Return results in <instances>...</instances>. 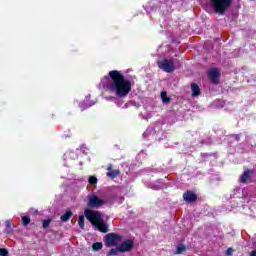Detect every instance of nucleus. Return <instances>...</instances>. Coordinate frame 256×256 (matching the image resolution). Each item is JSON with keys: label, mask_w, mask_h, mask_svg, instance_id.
Masks as SVG:
<instances>
[{"label": "nucleus", "mask_w": 256, "mask_h": 256, "mask_svg": "<svg viewBox=\"0 0 256 256\" xmlns=\"http://www.w3.org/2000/svg\"><path fill=\"white\" fill-rule=\"evenodd\" d=\"M100 85L108 91H114L116 97H127L131 91V81L125 80L121 72L113 70L109 72V77L106 76L101 80Z\"/></svg>", "instance_id": "obj_1"}, {"label": "nucleus", "mask_w": 256, "mask_h": 256, "mask_svg": "<svg viewBox=\"0 0 256 256\" xmlns=\"http://www.w3.org/2000/svg\"><path fill=\"white\" fill-rule=\"evenodd\" d=\"M84 216L88 221L91 222V225H93V227H95V229H98V231H100L101 233H107L109 231L107 224L103 220V214H101V212L85 209Z\"/></svg>", "instance_id": "obj_2"}, {"label": "nucleus", "mask_w": 256, "mask_h": 256, "mask_svg": "<svg viewBox=\"0 0 256 256\" xmlns=\"http://www.w3.org/2000/svg\"><path fill=\"white\" fill-rule=\"evenodd\" d=\"M210 5L218 15H225V11L233 5V0H210Z\"/></svg>", "instance_id": "obj_3"}, {"label": "nucleus", "mask_w": 256, "mask_h": 256, "mask_svg": "<svg viewBox=\"0 0 256 256\" xmlns=\"http://www.w3.org/2000/svg\"><path fill=\"white\" fill-rule=\"evenodd\" d=\"M103 205H107V201L105 199L99 198L97 194L88 195L87 207H89V209H101Z\"/></svg>", "instance_id": "obj_4"}, {"label": "nucleus", "mask_w": 256, "mask_h": 256, "mask_svg": "<svg viewBox=\"0 0 256 256\" xmlns=\"http://www.w3.org/2000/svg\"><path fill=\"white\" fill-rule=\"evenodd\" d=\"M157 65L159 69H161L162 71H165V73H173V71L177 69V67H175V60L173 58L171 59L164 58L162 60H159L157 62Z\"/></svg>", "instance_id": "obj_5"}, {"label": "nucleus", "mask_w": 256, "mask_h": 256, "mask_svg": "<svg viewBox=\"0 0 256 256\" xmlns=\"http://www.w3.org/2000/svg\"><path fill=\"white\" fill-rule=\"evenodd\" d=\"M121 239H123V236L115 234V233H110L106 235V246L107 247H117L119 243H121Z\"/></svg>", "instance_id": "obj_6"}, {"label": "nucleus", "mask_w": 256, "mask_h": 256, "mask_svg": "<svg viewBox=\"0 0 256 256\" xmlns=\"http://www.w3.org/2000/svg\"><path fill=\"white\" fill-rule=\"evenodd\" d=\"M207 74L211 83H214V85L219 84V77H221V71L219 70V68H211L210 70H208Z\"/></svg>", "instance_id": "obj_7"}, {"label": "nucleus", "mask_w": 256, "mask_h": 256, "mask_svg": "<svg viewBox=\"0 0 256 256\" xmlns=\"http://www.w3.org/2000/svg\"><path fill=\"white\" fill-rule=\"evenodd\" d=\"M120 253H127L133 249V240H126L121 243L119 246Z\"/></svg>", "instance_id": "obj_8"}, {"label": "nucleus", "mask_w": 256, "mask_h": 256, "mask_svg": "<svg viewBox=\"0 0 256 256\" xmlns=\"http://www.w3.org/2000/svg\"><path fill=\"white\" fill-rule=\"evenodd\" d=\"M183 199L186 203H195V201H197V194L192 191H187L183 194Z\"/></svg>", "instance_id": "obj_9"}, {"label": "nucleus", "mask_w": 256, "mask_h": 256, "mask_svg": "<svg viewBox=\"0 0 256 256\" xmlns=\"http://www.w3.org/2000/svg\"><path fill=\"white\" fill-rule=\"evenodd\" d=\"M107 177L110 179H115L121 175V172L119 170H113V164H109L107 168Z\"/></svg>", "instance_id": "obj_10"}, {"label": "nucleus", "mask_w": 256, "mask_h": 256, "mask_svg": "<svg viewBox=\"0 0 256 256\" xmlns=\"http://www.w3.org/2000/svg\"><path fill=\"white\" fill-rule=\"evenodd\" d=\"M251 175H253V171L246 170L239 179L240 183H251Z\"/></svg>", "instance_id": "obj_11"}, {"label": "nucleus", "mask_w": 256, "mask_h": 256, "mask_svg": "<svg viewBox=\"0 0 256 256\" xmlns=\"http://www.w3.org/2000/svg\"><path fill=\"white\" fill-rule=\"evenodd\" d=\"M191 91L192 97H199V95H201V89L199 88V85H197V83L191 84Z\"/></svg>", "instance_id": "obj_12"}, {"label": "nucleus", "mask_w": 256, "mask_h": 256, "mask_svg": "<svg viewBox=\"0 0 256 256\" xmlns=\"http://www.w3.org/2000/svg\"><path fill=\"white\" fill-rule=\"evenodd\" d=\"M71 217H73V212L71 211H67L64 215H62L60 217L61 221H63L64 223H67V221H69V219H71Z\"/></svg>", "instance_id": "obj_13"}, {"label": "nucleus", "mask_w": 256, "mask_h": 256, "mask_svg": "<svg viewBox=\"0 0 256 256\" xmlns=\"http://www.w3.org/2000/svg\"><path fill=\"white\" fill-rule=\"evenodd\" d=\"M92 249H93V251H101V249H103V243H101V242H95V243L92 245Z\"/></svg>", "instance_id": "obj_14"}, {"label": "nucleus", "mask_w": 256, "mask_h": 256, "mask_svg": "<svg viewBox=\"0 0 256 256\" xmlns=\"http://www.w3.org/2000/svg\"><path fill=\"white\" fill-rule=\"evenodd\" d=\"M161 99L163 103H171V98L167 97V92H161Z\"/></svg>", "instance_id": "obj_15"}, {"label": "nucleus", "mask_w": 256, "mask_h": 256, "mask_svg": "<svg viewBox=\"0 0 256 256\" xmlns=\"http://www.w3.org/2000/svg\"><path fill=\"white\" fill-rule=\"evenodd\" d=\"M186 247L183 244H179L176 248V255H181L184 251H186Z\"/></svg>", "instance_id": "obj_16"}, {"label": "nucleus", "mask_w": 256, "mask_h": 256, "mask_svg": "<svg viewBox=\"0 0 256 256\" xmlns=\"http://www.w3.org/2000/svg\"><path fill=\"white\" fill-rule=\"evenodd\" d=\"M78 225L80 229H85V216H79Z\"/></svg>", "instance_id": "obj_17"}, {"label": "nucleus", "mask_w": 256, "mask_h": 256, "mask_svg": "<svg viewBox=\"0 0 256 256\" xmlns=\"http://www.w3.org/2000/svg\"><path fill=\"white\" fill-rule=\"evenodd\" d=\"M119 253H121V251L119 250V246H118V248H112V249L108 252V256L119 255Z\"/></svg>", "instance_id": "obj_18"}, {"label": "nucleus", "mask_w": 256, "mask_h": 256, "mask_svg": "<svg viewBox=\"0 0 256 256\" xmlns=\"http://www.w3.org/2000/svg\"><path fill=\"white\" fill-rule=\"evenodd\" d=\"M156 183H157V184H153V185L151 186V188L154 189V191H159V189H161V184H162L163 182H161V180H158Z\"/></svg>", "instance_id": "obj_19"}, {"label": "nucleus", "mask_w": 256, "mask_h": 256, "mask_svg": "<svg viewBox=\"0 0 256 256\" xmlns=\"http://www.w3.org/2000/svg\"><path fill=\"white\" fill-rule=\"evenodd\" d=\"M22 223L25 227H27V225H29V223H31V218H29V216H23Z\"/></svg>", "instance_id": "obj_20"}, {"label": "nucleus", "mask_w": 256, "mask_h": 256, "mask_svg": "<svg viewBox=\"0 0 256 256\" xmlns=\"http://www.w3.org/2000/svg\"><path fill=\"white\" fill-rule=\"evenodd\" d=\"M5 225H6V233H12L13 229L11 228V221L6 220Z\"/></svg>", "instance_id": "obj_21"}, {"label": "nucleus", "mask_w": 256, "mask_h": 256, "mask_svg": "<svg viewBox=\"0 0 256 256\" xmlns=\"http://www.w3.org/2000/svg\"><path fill=\"white\" fill-rule=\"evenodd\" d=\"M88 181L90 185H97V177L95 176H91Z\"/></svg>", "instance_id": "obj_22"}, {"label": "nucleus", "mask_w": 256, "mask_h": 256, "mask_svg": "<svg viewBox=\"0 0 256 256\" xmlns=\"http://www.w3.org/2000/svg\"><path fill=\"white\" fill-rule=\"evenodd\" d=\"M0 256H9V251L6 248H0Z\"/></svg>", "instance_id": "obj_23"}, {"label": "nucleus", "mask_w": 256, "mask_h": 256, "mask_svg": "<svg viewBox=\"0 0 256 256\" xmlns=\"http://www.w3.org/2000/svg\"><path fill=\"white\" fill-rule=\"evenodd\" d=\"M49 225H51V220L50 219H47V220L43 221V228L44 229L49 228Z\"/></svg>", "instance_id": "obj_24"}, {"label": "nucleus", "mask_w": 256, "mask_h": 256, "mask_svg": "<svg viewBox=\"0 0 256 256\" xmlns=\"http://www.w3.org/2000/svg\"><path fill=\"white\" fill-rule=\"evenodd\" d=\"M232 137L235 139V141H240L241 135L239 134H233Z\"/></svg>", "instance_id": "obj_25"}, {"label": "nucleus", "mask_w": 256, "mask_h": 256, "mask_svg": "<svg viewBox=\"0 0 256 256\" xmlns=\"http://www.w3.org/2000/svg\"><path fill=\"white\" fill-rule=\"evenodd\" d=\"M226 253H227V255H231L233 253V249L232 248H228Z\"/></svg>", "instance_id": "obj_26"}, {"label": "nucleus", "mask_w": 256, "mask_h": 256, "mask_svg": "<svg viewBox=\"0 0 256 256\" xmlns=\"http://www.w3.org/2000/svg\"><path fill=\"white\" fill-rule=\"evenodd\" d=\"M250 256H256V250H253V251L250 253Z\"/></svg>", "instance_id": "obj_27"}, {"label": "nucleus", "mask_w": 256, "mask_h": 256, "mask_svg": "<svg viewBox=\"0 0 256 256\" xmlns=\"http://www.w3.org/2000/svg\"><path fill=\"white\" fill-rule=\"evenodd\" d=\"M80 107H81L82 110L85 109V107L83 106V104H80Z\"/></svg>", "instance_id": "obj_28"}, {"label": "nucleus", "mask_w": 256, "mask_h": 256, "mask_svg": "<svg viewBox=\"0 0 256 256\" xmlns=\"http://www.w3.org/2000/svg\"><path fill=\"white\" fill-rule=\"evenodd\" d=\"M106 99H115L114 97L106 98Z\"/></svg>", "instance_id": "obj_29"}, {"label": "nucleus", "mask_w": 256, "mask_h": 256, "mask_svg": "<svg viewBox=\"0 0 256 256\" xmlns=\"http://www.w3.org/2000/svg\"><path fill=\"white\" fill-rule=\"evenodd\" d=\"M92 104H88L87 107H91Z\"/></svg>", "instance_id": "obj_30"}, {"label": "nucleus", "mask_w": 256, "mask_h": 256, "mask_svg": "<svg viewBox=\"0 0 256 256\" xmlns=\"http://www.w3.org/2000/svg\"><path fill=\"white\" fill-rule=\"evenodd\" d=\"M125 107H127V104H125Z\"/></svg>", "instance_id": "obj_31"}]
</instances>
